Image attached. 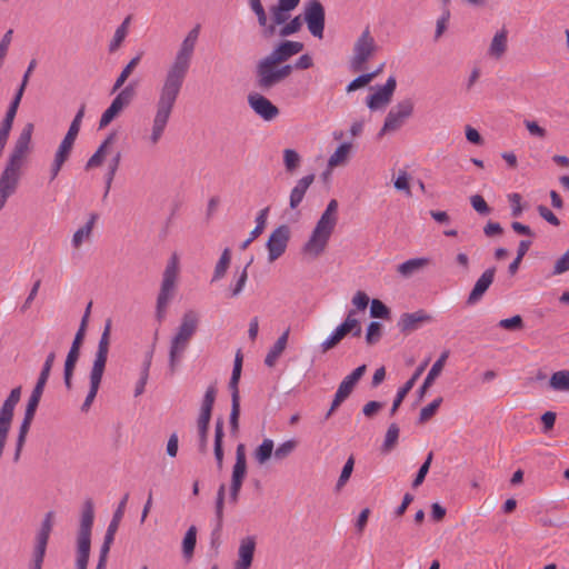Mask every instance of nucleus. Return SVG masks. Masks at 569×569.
<instances>
[{
  "mask_svg": "<svg viewBox=\"0 0 569 569\" xmlns=\"http://www.w3.org/2000/svg\"><path fill=\"white\" fill-rule=\"evenodd\" d=\"M199 26L189 31L187 37L180 44L173 61L169 64L162 83L158 91L156 102V113L152 120L151 134L149 141L156 146L168 126L177 100L181 93L182 87L187 79L196 43L199 37Z\"/></svg>",
  "mask_w": 569,
  "mask_h": 569,
  "instance_id": "1",
  "label": "nucleus"
},
{
  "mask_svg": "<svg viewBox=\"0 0 569 569\" xmlns=\"http://www.w3.org/2000/svg\"><path fill=\"white\" fill-rule=\"evenodd\" d=\"M199 26L189 31L187 37L180 44L173 61L169 64L162 83L158 91L156 102V113L152 120L151 134L149 141L156 146L168 126L177 100L181 93L182 87L187 79L196 43L199 37Z\"/></svg>",
  "mask_w": 569,
  "mask_h": 569,
  "instance_id": "2",
  "label": "nucleus"
},
{
  "mask_svg": "<svg viewBox=\"0 0 569 569\" xmlns=\"http://www.w3.org/2000/svg\"><path fill=\"white\" fill-rule=\"evenodd\" d=\"M34 126L28 122L21 130L19 137L14 142L12 152L9 156L4 170L0 176V211L7 203V200L16 193L19 180L20 170L23 160L30 151L31 137Z\"/></svg>",
  "mask_w": 569,
  "mask_h": 569,
  "instance_id": "3",
  "label": "nucleus"
},
{
  "mask_svg": "<svg viewBox=\"0 0 569 569\" xmlns=\"http://www.w3.org/2000/svg\"><path fill=\"white\" fill-rule=\"evenodd\" d=\"M199 322V315L194 310H188L183 313L181 322L170 340L169 368L171 373L176 372L183 353L188 349L191 339L198 330Z\"/></svg>",
  "mask_w": 569,
  "mask_h": 569,
  "instance_id": "4",
  "label": "nucleus"
},
{
  "mask_svg": "<svg viewBox=\"0 0 569 569\" xmlns=\"http://www.w3.org/2000/svg\"><path fill=\"white\" fill-rule=\"evenodd\" d=\"M111 327V319H107L103 331L99 339L98 349L90 371V389L81 406V410L84 412L90 409L92 402L94 401L102 380L109 353Z\"/></svg>",
  "mask_w": 569,
  "mask_h": 569,
  "instance_id": "5",
  "label": "nucleus"
},
{
  "mask_svg": "<svg viewBox=\"0 0 569 569\" xmlns=\"http://www.w3.org/2000/svg\"><path fill=\"white\" fill-rule=\"evenodd\" d=\"M94 520V505L92 499L88 498L82 506L80 526L77 537V569H87L90 549L91 531Z\"/></svg>",
  "mask_w": 569,
  "mask_h": 569,
  "instance_id": "6",
  "label": "nucleus"
},
{
  "mask_svg": "<svg viewBox=\"0 0 569 569\" xmlns=\"http://www.w3.org/2000/svg\"><path fill=\"white\" fill-rule=\"evenodd\" d=\"M378 46L367 27L353 44L352 56L349 60V69L357 73L366 69V63L375 56Z\"/></svg>",
  "mask_w": 569,
  "mask_h": 569,
  "instance_id": "7",
  "label": "nucleus"
},
{
  "mask_svg": "<svg viewBox=\"0 0 569 569\" xmlns=\"http://www.w3.org/2000/svg\"><path fill=\"white\" fill-rule=\"evenodd\" d=\"M303 21L308 23V28L310 32L320 38V1L312 0L309 6L305 10V17L301 16L295 17L290 22L286 23L280 30V37H288L293 33H297L301 27Z\"/></svg>",
  "mask_w": 569,
  "mask_h": 569,
  "instance_id": "8",
  "label": "nucleus"
},
{
  "mask_svg": "<svg viewBox=\"0 0 569 569\" xmlns=\"http://www.w3.org/2000/svg\"><path fill=\"white\" fill-rule=\"evenodd\" d=\"M217 397V388L214 385H210L203 396L200 413L197 420L198 433H199V451L201 453L207 452L208 448V430L212 416V409Z\"/></svg>",
  "mask_w": 569,
  "mask_h": 569,
  "instance_id": "9",
  "label": "nucleus"
},
{
  "mask_svg": "<svg viewBox=\"0 0 569 569\" xmlns=\"http://www.w3.org/2000/svg\"><path fill=\"white\" fill-rule=\"evenodd\" d=\"M412 113L413 102L411 99L408 98L399 101L389 110L378 136L382 137L385 133L400 129L405 121L412 116Z\"/></svg>",
  "mask_w": 569,
  "mask_h": 569,
  "instance_id": "10",
  "label": "nucleus"
},
{
  "mask_svg": "<svg viewBox=\"0 0 569 569\" xmlns=\"http://www.w3.org/2000/svg\"><path fill=\"white\" fill-rule=\"evenodd\" d=\"M54 512L49 511L46 513L40 530L37 533L36 546L33 550V558L31 569H41L46 556L47 545L53 527Z\"/></svg>",
  "mask_w": 569,
  "mask_h": 569,
  "instance_id": "11",
  "label": "nucleus"
},
{
  "mask_svg": "<svg viewBox=\"0 0 569 569\" xmlns=\"http://www.w3.org/2000/svg\"><path fill=\"white\" fill-rule=\"evenodd\" d=\"M87 328H84V323H80L79 329L74 336V339L71 343V348L67 355L66 361H64V368H63V380L64 386L67 390L72 389V377L74 373V369L77 366V362L80 358V350L82 347V343L84 341Z\"/></svg>",
  "mask_w": 569,
  "mask_h": 569,
  "instance_id": "12",
  "label": "nucleus"
},
{
  "mask_svg": "<svg viewBox=\"0 0 569 569\" xmlns=\"http://www.w3.org/2000/svg\"><path fill=\"white\" fill-rule=\"evenodd\" d=\"M40 400H41V398L36 397V395H31L29 400H28V403H27V407H26V411H24V417H23L22 422H21V425L19 427V432H18V437H17V440H16V450H14V455H13V461L14 462H18L20 460V456H21L23 446L26 443L27 436H28V432L30 430L32 420L34 418L37 408H38V406L40 403Z\"/></svg>",
  "mask_w": 569,
  "mask_h": 569,
  "instance_id": "13",
  "label": "nucleus"
},
{
  "mask_svg": "<svg viewBox=\"0 0 569 569\" xmlns=\"http://www.w3.org/2000/svg\"><path fill=\"white\" fill-rule=\"evenodd\" d=\"M277 64L269 56L258 62L256 68V86L261 91H269L280 83Z\"/></svg>",
  "mask_w": 569,
  "mask_h": 569,
  "instance_id": "14",
  "label": "nucleus"
},
{
  "mask_svg": "<svg viewBox=\"0 0 569 569\" xmlns=\"http://www.w3.org/2000/svg\"><path fill=\"white\" fill-rule=\"evenodd\" d=\"M289 240L290 228L287 224H281L271 232L267 241L268 260L270 262H273L284 253Z\"/></svg>",
  "mask_w": 569,
  "mask_h": 569,
  "instance_id": "15",
  "label": "nucleus"
},
{
  "mask_svg": "<svg viewBox=\"0 0 569 569\" xmlns=\"http://www.w3.org/2000/svg\"><path fill=\"white\" fill-rule=\"evenodd\" d=\"M433 321V317L423 309L415 312H405L400 316L397 327L403 335L418 330L422 325Z\"/></svg>",
  "mask_w": 569,
  "mask_h": 569,
  "instance_id": "16",
  "label": "nucleus"
},
{
  "mask_svg": "<svg viewBox=\"0 0 569 569\" xmlns=\"http://www.w3.org/2000/svg\"><path fill=\"white\" fill-rule=\"evenodd\" d=\"M397 88V80L393 76L389 77L387 82L380 87L375 93L368 96L367 107L370 110H378L388 106Z\"/></svg>",
  "mask_w": 569,
  "mask_h": 569,
  "instance_id": "17",
  "label": "nucleus"
},
{
  "mask_svg": "<svg viewBox=\"0 0 569 569\" xmlns=\"http://www.w3.org/2000/svg\"><path fill=\"white\" fill-rule=\"evenodd\" d=\"M247 475L246 447L239 443L236 449V463L232 468L230 493H240L242 482Z\"/></svg>",
  "mask_w": 569,
  "mask_h": 569,
  "instance_id": "18",
  "label": "nucleus"
},
{
  "mask_svg": "<svg viewBox=\"0 0 569 569\" xmlns=\"http://www.w3.org/2000/svg\"><path fill=\"white\" fill-rule=\"evenodd\" d=\"M248 103L264 121H271L279 116L278 107L260 93H250L248 96Z\"/></svg>",
  "mask_w": 569,
  "mask_h": 569,
  "instance_id": "19",
  "label": "nucleus"
},
{
  "mask_svg": "<svg viewBox=\"0 0 569 569\" xmlns=\"http://www.w3.org/2000/svg\"><path fill=\"white\" fill-rule=\"evenodd\" d=\"M299 257L303 264H310L320 257V220L316 223L310 239L302 246Z\"/></svg>",
  "mask_w": 569,
  "mask_h": 569,
  "instance_id": "20",
  "label": "nucleus"
},
{
  "mask_svg": "<svg viewBox=\"0 0 569 569\" xmlns=\"http://www.w3.org/2000/svg\"><path fill=\"white\" fill-rule=\"evenodd\" d=\"M496 271V267H490L479 277L468 296L467 303L469 306L476 305L482 299L483 295L493 282Z\"/></svg>",
  "mask_w": 569,
  "mask_h": 569,
  "instance_id": "21",
  "label": "nucleus"
},
{
  "mask_svg": "<svg viewBox=\"0 0 569 569\" xmlns=\"http://www.w3.org/2000/svg\"><path fill=\"white\" fill-rule=\"evenodd\" d=\"M256 550V538L248 536L240 541L234 569H249Z\"/></svg>",
  "mask_w": 569,
  "mask_h": 569,
  "instance_id": "22",
  "label": "nucleus"
},
{
  "mask_svg": "<svg viewBox=\"0 0 569 569\" xmlns=\"http://www.w3.org/2000/svg\"><path fill=\"white\" fill-rule=\"evenodd\" d=\"M352 151L351 142L341 143L336 151L330 156L327 163V171L322 172V180L326 181L330 174V170L336 167H343L348 163L350 153Z\"/></svg>",
  "mask_w": 569,
  "mask_h": 569,
  "instance_id": "23",
  "label": "nucleus"
},
{
  "mask_svg": "<svg viewBox=\"0 0 569 569\" xmlns=\"http://www.w3.org/2000/svg\"><path fill=\"white\" fill-rule=\"evenodd\" d=\"M224 496H226V485L221 483L218 488L217 499H216V528L211 533V545L212 547H218L220 541V532L222 530L223 525V507H224Z\"/></svg>",
  "mask_w": 569,
  "mask_h": 569,
  "instance_id": "24",
  "label": "nucleus"
},
{
  "mask_svg": "<svg viewBox=\"0 0 569 569\" xmlns=\"http://www.w3.org/2000/svg\"><path fill=\"white\" fill-rule=\"evenodd\" d=\"M302 49V42L286 40L281 42L277 48H274L269 54V57L273 59V61H276L277 63H282L292 56L301 52Z\"/></svg>",
  "mask_w": 569,
  "mask_h": 569,
  "instance_id": "25",
  "label": "nucleus"
},
{
  "mask_svg": "<svg viewBox=\"0 0 569 569\" xmlns=\"http://www.w3.org/2000/svg\"><path fill=\"white\" fill-rule=\"evenodd\" d=\"M357 381L352 379L349 375L343 378L340 382L338 390L335 395V399L331 403L330 409L328 410L326 418H329L332 412L352 393L355 387L357 386Z\"/></svg>",
  "mask_w": 569,
  "mask_h": 569,
  "instance_id": "26",
  "label": "nucleus"
},
{
  "mask_svg": "<svg viewBox=\"0 0 569 569\" xmlns=\"http://www.w3.org/2000/svg\"><path fill=\"white\" fill-rule=\"evenodd\" d=\"M450 351L445 350L440 357L437 359V361L432 365L431 369L429 370L422 386L419 389V396L422 398L427 391V389L433 383V381L440 376L447 359L449 358Z\"/></svg>",
  "mask_w": 569,
  "mask_h": 569,
  "instance_id": "27",
  "label": "nucleus"
},
{
  "mask_svg": "<svg viewBox=\"0 0 569 569\" xmlns=\"http://www.w3.org/2000/svg\"><path fill=\"white\" fill-rule=\"evenodd\" d=\"M99 216L96 212L90 213V217L86 224L81 228H79L72 237L71 243L73 248L79 249L84 241L90 240L92 236V231L94 228V224L98 220Z\"/></svg>",
  "mask_w": 569,
  "mask_h": 569,
  "instance_id": "28",
  "label": "nucleus"
},
{
  "mask_svg": "<svg viewBox=\"0 0 569 569\" xmlns=\"http://www.w3.org/2000/svg\"><path fill=\"white\" fill-rule=\"evenodd\" d=\"M178 271V258L173 254L164 269L160 289L174 291Z\"/></svg>",
  "mask_w": 569,
  "mask_h": 569,
  "instance_id": "29",
  "label": "nucleus"
},
{
  "mask_svg": "<svg viewBox=\"0 0 569 569\" xmlns=\"http://www.w3.org/2000/svg\"><path fill=\"white\" fill-rule=\"evenodd\" d=\"M290 329L288 328L273 343L269 352L267 353L264 358V363L268 367H273L278 360V358L281 356V353L284 351L288 339H289Z\"/></svg>",
  "mask_w": 569,
  "mask_h": 569,
  "instance_id": "30",
  "label": "nucleus"
},
{
  "mask_svg": "<svg viewBox=\"0 0 569 569\" xmlns=\"http://www.w3.org/2000/svg\"><path fill=\"white\" fill-rule=\"evenodd\" d=\"M223 437H224L223 419L221 417H219L216 420V426H214V449H213L214 458L217 461V467L219 470H221L222 466H223Z\"/></svg>",
  "mask_w": 569,
  "mask_h": 569,
  "instance_id": "31",
  "label": "nucleus"
},
{
  "mask_svg": "<svg viewBox=\"0 0 569 569\" xmlns=\"http://www.w3.org/2000/svg\"><path fill=\"white\" fill-rule=\"evenodd\" d=\"M116 133H110L106 140L99 146L97 151L89 158L86 163V170L100 167L107 154L108 147L114 141Z\"/></svg>",
  "mask_w": 569,
  "mask_h": 569,
  "instance_id": "32",
  "label": "nucleus"
},
{
  "mask_svg": "<svg viewBox=\"0 0 569 569\" xmlns=\"http://www.w3.org/2000/svg\"><path fill=\"white\" fill-rule=\"evenodd\" d=\"M507 37L508 32L505 28L495 34L489 48V54L491 57L500 59L505 54L507 51Z\"/></svg>",
  "mask_w": 569,
  "mask_h": 569,
  "instance_id": "33",
  "label": "nucleus"
},
{
  "mask_svg": "<svg viewBox=\"0 0 569 569\" xmlns=\"http://www.w3.org/2000/svg\"><path fill=\"white\" fill-rule=\"evenodd\" d=\"M268 212H269L268 207L259 211V213L256 218L257 224H256L254 229H251L249 238L241 243V246H240L241 250L247 249L248 246L262 233V231L264 230L266 223H267Z\"/></svg>",
  "mask_w": 569,
  "mask_h": 569,
  "instance_id": "34",
  "label": "nucleus"
},
{
  "mask_svg": "<svg viewBox=\"0 0 569 569\" xmlns=\"http://www.w3.org/2000/svg\"><path fill=\"white\" fill-rule=\"evenodd\" d=\"M136 97V84L129 83L123 89L120 90V92L116 96V98L112 100V103L118 107L121 111L130 106L132 100Z\"/></svg>",
  "mask_w": 569,
  "mask_h": 569,
  "instance_id": "35",
  "label": "nucleus"
},
{
  "mask_svg": "<svg viewBox=\"0 0 569 569\" xmlns=\"http://www.w3.org/2000/svg\"><path fill=\"white\" fill-rule=\"evenodd\" d=\"M141 56H142V53H139L136 57H133L128 62V64L122 69V71L118 76L116 82L113 83V87L111 89V93H114V92H117L118 90H120L122 88V86L124 84L127 79L130 77V74L132 73L134 68L139 64V62L141 60Z\"/></svg>",
  "mask_w": 569,
  "mask_h": 569,
  "instance_id": "36",
  "label": "nucleus"
},
{
  "mask_svg": "<svg viewBox=\"0 0 569 569\" xmlns=\"http://www.w3.org/2000/svg\"><path fill=\"white\" fill-rule=\"evenodd\" d=\"M152 356H153V348L146 353V357H144V360L142 363L140 379L138 380V382L136 385L134 397H138L144 392V387H146L148 378H149V369L151 366Z\"/></svg>",
  "mask_w": 569,
  "mask_h": 569,
  "instance_id": "37",
  "label": "nucleus"
},
{
  "mask_svg": "<svg viewBox=\"0 0 569 569\" xmlns=\"http://www.w3.org/2000/svg\"><path fill=\"white\" fill-rule=\"evenodd\" d=\"M197 543V528L190 526L187 530L182 541V555L183 558L189 561L193 557L194 548Z\"/></svg>",
  "mask_w": 569,
  "mask_h": 569,
  "instance_id": "38",
  "label": "nucleus"
},
{
  "mask_svg": "<svg viewBox=\"0 0 569 569\" xmlns=\"http://www.w3.org/2000/svg\"><path fill=\"white\" fill-rule=\"evenodd\" d=\"M429 263L427 258H415L409 259L398 266V272L403 277H410L419 269L423 268Z\"/></svg>",
  "mask_w": 569,
  "mask_h": 569,
  "instance_id": "39",
  "label": "nucleus"
},
{
  "mask_svg": "<svg viewBox=\"0 0 569 569\" xmlns=\"http://www.w3.org/2000/svg\"><path fill=\"white\" fill-rule=\"evenodd\" d=\"M230 262H231V250L229 248H226L222 251L220 259L214 267L213 276L211 279L212 282L218 281L224 277V274L230 266Z\"/></svg>",
  "mask_w": 569,
  "mask_h": 569,
  "instance_id": "40",
  "label": "nucleus"
},
{
  "mask_svg": "<svg viewBox=\"0 0 569 569\" xmlns=\"http://www.w3.org/2000/svg\"><path fill=\"white\" fill-rule=\"evenodd\" d=\"M130 17H127L122 23L116 29V32L113 34V38L109 44V51L110 52H116L120 46L122 44L123 40L126 39L127 37V33H128V27H129V23H130Z\"/></svg>",
  "mask_w": 569,
  "mask_h": 569,
  "instance_id": "41",
  "label": "nucleus"
},
{
  "mask_svg": "<svg viewBox=\"0 0 569 569\" xmlns=\"http://www.w3.org/2000/svg\"><path fill=\"white\" fill-rule=\"evenodd\" d=\"M348 333V326L345 322L339 325L332 335L322 342V352L336 347Z\"/></svg>",
  "mask_w": 569,
  "mask_h": 569,
  "instance_id": "42",
  "label": "nucleus"
},
{
  "mask_svg": "<svg viewBox=\"0 0 569 569\" xmlns=\"http://www.w3.org/2000/svg\"><path fill=\"white\" fill-rule=\"evenodd\" d=\"M549 386L557 391H569V370H560L552 373Z\"/></svg>",
  "mask_w": 569,
  "mask_h": 569,
  "instance_id": "43",
  "label": "nucleus"
},
{
  "mask_svg": "<svg viewBox=\"0 0 569 569\" xmlns=\"http://www.w3.org/2000/svg\"><path fill=\"white\" fill-rule=\"evenodd\" d=\"M273 441L264 439L262 443L254 450L253 457L259 465H264L273 453Z\"/></svg>",
  "mask_w": 569,
  "mask_h": 569,
  "instance_id": "44",
  "label": "nucleus"
},
{
  "mask_svg": "<svg viewBox=\"0 0 569 569\" xmlns=\"http://www.w3.org/2000/svg\"><path fill=\"white\" fill-rule=\"evenodd\" d=\"M289 10H280V6L271 8L273 24L266 27V34L271 36L276 31V26L283 24L289 19Z\"/></svg>",
  "mask_w": 569,
  "mask_h": 569,
  "instance_id": "45",
  "label": "nucleus"
},
{
  "mask_svg": "<svg viewBox=\"0 0 569 569\" xmlns=\"http://www.w3.org/2000/svg\"><path fill=\"white\" fill-rule=\"evenodd\" d=\"M173 297V291H167L163 289H160V292L157 298V311L156 316L158 321H162L166 317L167 307L170 302V300Z\"/></svg>",
  "mask_w": 569,
  "mask_h": 569,
  "instance_id": "46",
  "label": "nucleus"
},
{
  "mask_svg": "<svg viewBox=\"0 0 569 569\" xmlns=\"http://www.w3.org/2000/svg\"><path fill=\"white\" fill-rule=\"evenodd\" d=\"M120 161H121V153L117 152V154L109 162L108 171L106 173V189H104L103 199L107 198V196H108V193H109V191L111 189V184H112V181H113L114 176L117 173V170H118V168L120 166Z\"/></svg>",
  "mask_w": 569,
  "mask_h": 569,
  "instance_id": "47",
  "label": "nucleus"
},
{
  "mask_svg": "<svg viewBox=\"0 0 569 569\" xmlns=\"http://www.w3.org/2000/svg\"><path fill=\"white\" fill-rule=\"evenodd\" d=\"M399 438V427L397 423H391L386 432L385 441L381 447L382 452H390L397 445Z\"/></svg>",
  "mask_w": 569,
  "mask_h": 569,
  "instance_id": "48",
  "label": "nucleus"
},
{
  "mask_svg": "<svg viewBox=\"0 0 569 569\" xmlns=\"http://www.w3.org/2000/svg\"><path fill=\"white\" fill-rule=\"evenodd\" d=\"M382 337V325L378 321H371L367 328L366 342L373 346L380 341Z\"/></svg>",
  "mask_w": 569,
  "mask_h": 569,
  "instance_id": "49",
  "label": "nucleus"
},
{
  "mask_svg": "<svg viewBox=\"0 0 569 569\" xmlns=\"http://www.w3.org/2000/svg\"><path fill=\"white\" fill-rule=\"evenodd\" d=\"M432 458H433V452L430 451L428 453L425 462L420 466V468H419V470H418V472L416 475V478L412 481V488L413 489H416L419 486H421L422 482L425 481L426 476L429 472V469H430V466H431V462H432Z\"/></svg>",
  "mask_w": 569,
  "mask_h": 569,
  "instance_id": "50",
  "label": "nucleus"
},
{
  "mask_svg": "<svg viewBox=\"0 0 569 569\" xmlns=\"http://www.w3.org/2000/svg\"><path fill=\"white\" fill-rule=\"evenodd\" d=\"M355 467V458L353 456H350L348 460L346 461L342 471L340 473V477L336 485V491H340L343 486L348 482Z\"/></svg>",
  "mask_w": 569,
  "mask_h": 569,
  "instance_id": "51",
  "label": "nucleus"
},
{
  "mask_svg": "<svg viewBox=\"0 0 569 569\" xmlns=\"http://www.w3.org/2000/svg\"><path fill=\"white\" fill-rule=\"evenodd\" d=\"M283 163L288 172H293L300 164L299 153L293 149H284Z\"/></svg>",
  "mask_w": 569,
  "mask_h": 569,
  "instance_id": "52",
  "label": "nucleus"
},
{
  "mask_svg": "<svg viewBox=\"0 0 569 569\" xmlns=\"http://www.w3.org/2000/svg\"><path fill=\"white\" fill-rule=\"evenodd\" d=\"M370 316L372 318L388 319L390 309L379 299H373L370 305Z\"/></svg>",
  "mask_w": 569,
  "mask_h": 569,
  "instance_id": "53",
  "label": "nucleus"
},
{
  "mask_svg": "<svg viewBox=\"0 0 569 569\" xmlns=\"http://www.w3.org/2000/svg\"><path fill=\"white\" fill-rule=\"evenodd\" d=\"M73 144L74 140L64 137L59 144V148L54 154V159L66 162L70 157Z\"/></svg>",
  "mask_w": 569,
  "mask_h": 569,
  "instance_id": "54",
  "label": "nucleus"
},
{
  "mask_svg": "<svg viewBox=\"0 0 569 569\" xmlns=\"http://www.w3.org/2000/svg\"><path fill=\"white\" fill-rule=\"evenodd\" d=\"M442 403V398L441 397H438L437 399H435L431 403H429L428 406L423 407L421 410H420V415H419V422H426L428 421L429 419L432 418V416L437 412V410L439 409L440 405Z\"/></svg>",
  "mask_w": 569,
  "mask_h": 569,
  "instance_id": "55",
  "label": "nucleus"
},
{
  "mask_svg": "<svg viewBox=\"0 0 569 569\" xmlns=\"http://www.w3.org/2000/svg\"><path fill=\"white\" fill-rule=\"evenodd\" d=\"M128 499H129V493H126L122 497V499L120 500V502L118 503V507H117L116 511L113 512V516H112V519H111L109 526H113L114 528L119 529V525L124 516Z\"/></svg>",
  "mask_w": 569,
  "mask_h": 569,
  "instance_id": "56",
  "label": "nucleus"
},
{
  "mask_svg": "<svg viewBox=\"0 0 569 569\" xmlns=\"http://www.w3.org/2000/svg\"><path fill=\"white\" fill-rule=\"evenodd\" d=\"M356 311L350 310L348 312L347 318L345 319V325L348 326V332L353 337H360L362 329L358 319L355 318Z\"/></svg>",
  "mask_w": 569,
  "mask_h": 569,
  "instance_id": "57",
  "label": "nucleus"
},
{
  "mask_svg": "<svg viewBox=\"0 0 569 569\" xmlns=\"http://www.w3.org/2000/svg\"><path fill=\"white\" fill-rule=\"evenodd\" d=\"M121 112L122 111L111 102V104L108 107V109L102 113L100 118L99 128H106Z\"/></svg>",
  "mask_w": 569,
  "mask_h": 569,
  "instance_id": "58",
  "label": "nucleus"
},
{
  "mask_svg": "<svg viewBox=\"0 0 569 569\" xmlns=\"http://www.w3.org/2000/svg\"><path fill=\"white\" fill-rule=\"evenodd\" d=\"M121 112L122 111L111 102V104L108 107V109L102 113L100 118L99 128H106Z\"/></svg>",
  "mask_w": 569,
  "mask_h": 569,
  "instance_id": "59",
  "label": "nucleus"
},
{
  "mask_svg": "<svg viewBox=\"0 0 569 569\" xmlns=\"http://www.w3.org/2000/svg\"><path fill=\"white\" fill-rule=\"evenodd\" d=\"M498 326L506 330H521L523 328V319L520 315H516L511 318L500 320Z\"/></svg>",
  "mask_w": 569,
  "mask_h": 569,
  "instance_id": "60",
  "label": "nucleus"
},
{
  "mask_svg": "<svg viewBox=\"0 0 569 569\" xmlns=\"http://www.w3.org/2000/svg\"><path fill=\"white\" fill-rule=\"evenodd\" d=\"M415 385H412L411 381H407L397 392V396L393 400L390 415H395L398 408L400 407L402 400L408 395V392L413 388Z\"/></svg>",
  "mask_w": 569,
  "mask_h": 569,
  "instance_id": "61",
  "label": "nucleus"
},
{
  "mask_svg": "<svg viewBox=\"0 0 569 569\" xmlns=\"http://www.w3.org/2000/svg\"><path fill=\"white\" fill-rule=\"evenodd\" d=\"M470 203L479 214L487 216L491 212V208L480 194L471 196Z\"/></svg>",
  "mask_w": 569,
  "mask_h": 569,
  "instance_id": "62",
  "label": "nucleus"
},
{
  "mask_svg": "<svg viewBox=\"0 0 569 569\" xmlns=\"http://www.w3.org/2000/svg\"><path fill=\"white\" fill-rule=\"evenodd\" d=\"M296 445L297 443L295 440H288L283 443H281L280 446L277 447V449L273 452L274 458L277 460L286 459L295 450Z\"/></svg>",
  "mask_w": 569,
  "mask_h": 569,
  "instance_id": "63",
  "label": "nucleus"
},
{
  "mask_svg": "<svg viewBox=\"0 0 569 569\" xmlns=\"http://www.w3.org/2000/svg\"><path fill=\"white\" fill-rule=\"evenodd\" d=\"M569 271V249L556 261L552 274H561Z\"/></svg>",
  "mask_w": 569,
  "mask_h": 569,
  "instance_id": "64",
  "label": "nucleus"
}]
</instances>
